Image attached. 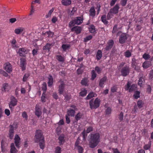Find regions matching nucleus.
<instances>
[{"label": "nucleus", "mask_w": 153, "mask_h": 153, "mask_svg": "<svg viewBox=\"0 0 153 153\" xmlns=\"http://www.w3.org/2000/svg\"><path fill=\"white\" fill-rule=\"evenodd\" d=\"M89 146L91 148L96 146L100 142V135L98 133L92 134L90 135Z\"/></svg>", "instance_id": "obj_1"}, {"label": "nucleus", "mask_w": 153, "mask_h": 153, "mask_svg": "<svg viewBox=\"0 0 153 153\" xmlns=\"http://www.w3.org/2000/svg\"><path fill=\"white\" fill-rule=\"evenodd\" d=\"M100 101V99L97 98L94 101L93 99H91L89 102L90 107L91 109H96L99 107Z\"/></svg>", "instance_id": "obj_2"}, {"label": "nucleus", "mask_w": 153, "mask_h": 153, "mask_svg": "<svg viewBox=\"0 0 153 153\" xmlns=\"http://www.w3.org/2000/svg\"><path fill=\"white\" fill-rule=\"evenodd\" d=\"M42 139L43 140L44 139L42 131L39 130H37L35 135V142L38 143L40 140H42Z\"/></svg>", "instance_id": "obj_3"}, {"label": "nucleus", "mask_w": 153, "mask_h": 153, "mask_svg": "<svg viewBox=\"0 0 153 153\" xmlns=\"http://www.w3.org/2000/svg\"><path fill=\"white\" fill-rule=\"evenodd\" d=\"M137 88V85L135 84H133L131 85L130 82H128L127 85L125 86V89L126 91L128 90L129 92H131L135 90Z\"/></svg>", "instance_id": "obj_4"}, {"label": "nucleus", "mask_w": 153, "mask_h": 153, "mask_svg": "<svg viewBox=\"0 0 153 153\" xmlns=\"http://www.w3.org/2000/svg\"><path fill=\"white\" fill-rule=\"evenodd\" d=\"M121 72L122 76H127L130 72L129 66L128 65H126L122 69Z\"/></svg>", "instance_id": "obj_5"}, {"label": "nucleus", "mask_w": 153, "mask_h": 153, "mask_svg": "<svg viewBox=\"0 0 153 153\" xmlns=\"http://www.w3.org/2000/svg\"><path fill=\"white\" fill-rule=\"evenodd\" d=\"M128 35L126 33H122L119 38V42L121 44H123L125 43L128 38Z\"/></svg>", "instance_id": "obj_6"}, {"label": "nucleus", "mask_w": 153, "mask_h": 153, "mask_svg": "<svg viewBox=\"0 0 153 153\" xmlns=\"http://www.w3.org/2000/svg\"><path fill=\"white\" fill-rule=\"evenodd\" d=\"M10 100V102L9 104V106L11 110L12 107H14L17 105V100L13 96H11Z\"/></svg>", "instance_id": "obj_7"}, {"label": "nucleus", "mask_w": 153, "mask_h": 153, "mask_svg": "<svg viewBox=\"0 0 153 153\" xmlns=\"http://www.w3.org/2000/svg\"><path fill=\"white\" fill-rule=\"evenodd\" d=\"M10 129L9 131V137L10 139H12L14 136V128H16L15 124H13L12 125L10 126Z\"/></svg>", "instance_id": "obj_8"}, {"label": "nucleus", "mask_w": 153, "mask_h": 153, "mask_svg": "<svg viewBox=\"0 0 153 153\" xmlns=\"http://www.w3.org/2000/svg\"><path fill=\"white\" fill-rule=\"evenodd\" d=\"M20 66L21 67L22 70L23 71L26 69L25 65L26 64V59L23 58H20Z\"/></svg>", "instance_id": "obj_9"}, {"label": "nucleus", "mask_w": 153, "mask_h": 153, "mask_svg": "<svg viewBox=\"0 0 153 153\" xmlns=\"http://www.w3.org/2000/svg\"><path fill=\"white\" fill-rule=\"evenodd\" d=\"M58 88L59 93V94H62L65 88V84L63 81H61L60 84L59 85Z\"/></svg>", "instance_id": "obj_10"}, {"label": "nucleus", "mask_w": 153, "mask_h": 153, "mask_svg": "<svg viewBox=\"0 0 153 153\" xmlns=\"http://www.w3.org/2000/svg\"><path fill=\"white\" fill-rule=\"evenodd\" d=\"M119 8V6L118 4H116L113 7L111 8L110 11L114 14H117L118 13V10Z\"/></svg>", "instance_id": "obj_11"}, {"label": "nucleus", "mask_w": 153, "mask_h": 153, "mask_svg": "<svg viewBox=\"0 0 153 153\" xmlns=\"http://www.w3.org/2000/svg\"><path fill=\"white\" fill-rule=\"evenodd\" d=\"M82 28L81 27L78 26H75L72 28L71 29L72 32L75 31L76 34H79L81 31Z\"/></svg>", "instance_id": "obj_12"}, {"label": "nucleus", "mask_w": 153, "mask_h": 153, "mask_svg": "<svg viewBox=\"0 0 153 153\" xmlns=\"http://www.w3.org/2000/svg\"><path fill=\"white\" fill-rule=\"evenodd\" d=\"M18 53L20 56H25V55L27 53L26 49L25 48H20L19 50Z\"/></svg>", "instance_id": "obj_13"}, {"label": "nucleus", "mask_w": 153, "mask_h": 153, "mask_svg": "<svg viewBox=\"0 0 153 153\" xmlns=\"http://www.w3.org/2000/svg\"><path fill=\"white\" fill-rule=\"evenodd\" d=\"M15 143L16 146L19 148V145L20 140V138L17 134H16L14 138Z\"/></svg>", "instance_id": "obj_14"}, {"label": "nucleus", "mask_w": 153, "mask_h": 153, "mask_svg": "<svg viewBox=\"0 0 153 153\" xmlns=\"http://www.w3.org/2000/svg\"><path fill=\"white\" fill-rule=\"evenodd\" d=\"M4 69L7 72L10 73L12 71L11 64L10 63L7 64L4 67Z\"/></svg>", "instance_id": "obj_15"}, {"label": "nucleus", "mask_w": 153, "mask_h": 153, "mask_svg": "<svg viewBox=\"0 0 153 153\" xmlns=\"http://www.w3.org/2000/svg\"><path fill=\"white\" fill-rule=\"evenodd\" d=\"M74 20L75 21V23L76 25H79L82 22L83 18L81 17H77L76 18V19Z\"/></svg>", "instance_id": "obj_16"}, {"label": "nucleus", "mask_w": 153, "mask_h": 153, "mask_svg": "<svg viewBox=\"0 0 153 153\" xmlns=\"http://www.w3.org/2000/svg\"><path fill=\"white\" fill-rule=\"evenodd\" d=\"M35 115H40L42 113L41 109L39 106L36 105L35 108Z\"/></svg>", "instance_id": "obj_17"}, {"label": "nucleus", "mask_w": 153, "mask_h": 153, "mask_svg": "<svg viewBox=\"0 0 153 153\" xmlns=\"http://www.w3.org/2000/svg\"><path fill=\"white\" fill-rule=\"evenodd\" d=\"M64 137L63 135H60L59 137V143L60 145H62L65 142Z\"/></svg>", "instance_id": "obj_18"}, {"label": "nucleus", "mask_w": 153, "mask_h": 153, "mask_svg": "<svg viewBox=\"0 0 153 153\" xmlns=\"http://www.w3.org/2000/svg\"><path fill=\"white\" fill-rule=\"evenodd\" d=\"M102 56V52L100 50H98L97 51V54L96 55V59L97 60L101 59Z\"/></svg>", "instance_id": "obj_19"}, {"label": "nucleus", "mask_w": 153, "mask_h": 153, "mask_svg": "<svg viewBox=\"0 0 153 153\" xmlns=\"http://www.w3.org/2000/svg\"><path fill=\"white\" fill-rule=\"evenodd\" d=\"M107 79L106 76H104L100 80L99 85L101 87H102L104 82L106 81Z\"/></svg>", "instance_id": "obj_20"}, {"label": "nucleus", "mask_w": 153, "mask_h": 153, "mask_svg": "<svg viewBox=\"0 0 153 153\" xmlns=\"http://www.w3.org/2000/svg\"><path fill=\"white\" fill-rule=\"evenodd\" d=\"M151 65V64L150 61H145L143 64V66L144 68H147Z\"/></svg>", "instance_id": "obj_21"}, {"label": "nucleus", "mask_w": 153, "mask_h": 153, "mask_svg": "<svg viewBox=\"0 0 153 153\" xmlns=\"http://www.w3.org/2000/svg\"><path fill=\"white\" fill-rule=\"evenodd\" d=\"M10 147L11 149L10 151L11 153H17V150L15 148L13 143L11 144Z\"/></svg>", "instance_id": "obj_22"}, {"label": "nucleus", "mask_w": 153, "mask_h": 153, "mask_svg": "<svg viewBox=\"0 0 153 153\" xmlns=\"http://www.w3.org/2000/svg\"><path fill=\"white\" fill-rule=\"evenodd\" d=\"M24 30V28L23 27H20L15 29L14 30L16 34H20Z\"/></svg>", "instance_id": "obj_23"}, {"label": "nucleus", "mask_w": 153, "mask_h": 153, "mask_svg": "<svg viewBox=\"0 0 153 153\" xmlns=\"http://www.w3.org/2000/svg\"><path fill=\"white\" fill-rule=\"evenodd\" d=\"M71 3V0H62V4L65 6H67L70 5Z\"/></svg>", "instance_id": "obj_24"}, {"label": "nucleus", "mask_w": 153, "mask_h": 153, "mask_svg": "<svg viewBox=\"0 0 153 153\" xmlns=\"http://www.w3.org/2000/svg\"><path fill=\"white\" fill-rule=\"evenodd\" d=\"M48 79L49 80L48 82V85L49 86H51L53 84V78L51 75H49Z\"/></svg>", "instance_id": "obj_25"}, {"label": "nucleus", "mask_w": 153, "mask_h": 153, "mask_svg": "<svg viewBox=\"0 0 153 153\" xmlns=\"http://www.w3.org/2000/svg\"><path fill=\"white\" fill-rule=\"evenodd\" d=\"M90 12V16H94L95 15V11L94 8L93 7H92L90 8L89 10Z\"/></svg>", "instance_id": "obj_26"}, {"label": "nucleus", "mask_w": 153, "mask_h": 153, "mask_svg": "<svg viewBox=\"0 0 153 153\" xmlns=\"http://www.w3.org/2000/svg\"><path fill=\"white\" fill-rule=\"evenodd\" d=\"M94 97V92L93 91H91L85 98V99L86 100H89Z\"/></svg>", "instance_id": "obj_27"}, {"label": "nucleus", "mask_w": 153, "mask_h": 153, "mask_svg": "<svg viewBox=\"0 0 153 153\" xmlns=\"http://www.w3.org/2000/svg\"><path fill=\"white\" fill-rule=\"evenodd\" d=\"M90 28H89V32L91 33H94L95 32V26L93 25H90Z\"/></svg>", "instance_id": "obj_28"}, {"label": "nucleus", "mask_w": 153, "mask_h": 153, "mask_svg": "<svg viewBox=\"0 0 153 153\" xmlns=\"http://www.w3.org/2000/svg\"><path fill=\"white\" fill-rule=\"evenodd\" d=\"M88 79L87 78H84L81 80V83L83 85L87 86L88 85Z\"/></svg>", "instance_id": "obj_29"}, {"label": "nucleus", "mask_w": 153, "mask_h": 153, "mask_svg": "<svg viewBox=\"0 0 153 153\" xmlns=\"http://www.w3.org/2000/svg\"><path fill=\"white\" fill-rule=\"evenodd\" d=\"M51 45V44H46V45L43 47V49L46 51H49L50 50Z\"/></svg>", "instance_id": "obj_30"}, {"label": "nucleus", "mask_w": 153, "mask_h": 153, "mask_svg": "<svg viewBox=\"0 0 153 153\" xmlns=\"http://www.w3.org/2000/svg\"><path fill=\"white\" fill-rule=\"evenodd\" d=\"M9 89L8 87V85L7 83H5L3 85V87L1 88V90L3 91H8Z\"/></svg>", "instance_id": "obj_31"}, {"label": "nucleus", "mask_w": 153, "mask_h": 153, "mask_svg": "<svg viewBox=\"0 0 153 153\" xmlns=\"http://www.w3.org/2000/svg\"><path fill=\"white\" fill-rule=\"evenodd\" d=\"M106 16L105 15H103L101 17L102 22L105 25L108 24V22L106 20Z\"/></svg>", "instance_id": "obj_32"}, {"label": "nucleus", "mask_w": 153, "mask_h": 153, "mask_svg": "<svg viewBox=\"0 0 153 153\" xmlns=\"http://www.w3.org/2000/svg\"><path fill=\"white\" fill-rule=\"evenodd\" d=\"M70 47V45L68 44H63L62 46V48L63 49V50L65 51L69 48Z\"/></svg>", "instance_id": "obj_33"}, {"label": "nucleus", "mask_w": 153, "mask_h": 153, "mask_svg": "<svg viewBox=\"0 0 153 153\" xmlns=\"http://www.w3.org/2000/svg\"><path fill=\"white\" fill-rule=\"evenodd\" d=\"M87 93V91L85 89H84L83 91H81L79 93V96L83 97L85 96Z\"/></svg>", "instance_id": "obj_34"}, {"label": "nucleus", "mask_w": 153, "mask_h": 153, "mask_svg": "<svg viewBox=\"0 0 153 153\" xmlns=\"http://www.w3.org/2000/svg\"><path fill=\"white\" fill-rule=\"evenodd\" d=\"M39 142V146L41 149H43L44 148V139L40 140Z\"/></svg>", "instance_id": "obj_35"}, {"label": "nucleus", "mask_w": 153, "mask_h": 153, "mask_svg": "<svg viewBox=\"0 0 153 153\" xmlns=\"http://www.w3.org/2000/svg\"><path fill=\"white\" fill-rule=\"evenodd\" d=\"M144 103L141 100H139L137 102V105L139 108H141L143 107Z\"/></svg>", "instance_id": "obj_36"}, {"label": "nucleus", "mask_w": 153, "mask_h": 153, "mask_svg": "<svg viewBox=\"0 0 153 153\" xmlns=\"http://www.w3.org/2000/svg\"><path fill=\"white\" fill-rule=\"evenodd\" d=\"M140 92L138 91H136L135 92L134 94L133 95L134 98L135 99H137L138 98L140 97Z\"/></svg>", "instance_id": "obj_37"}, {"label": "nucleus", "mask_w": 153, "mask_h": 153, "mask_svg": "<svg viewBox=\"0 0 153 153\" xmlns=\"http://www.w3.org/2000/svg\"><path fill=\"white\" fill-rule=\"evenodd\" d=\"M137 60L134 58H133L131 62V65L133 68H134V66H137Z\"/></svg>", "instance_id": "obj_38"}, {"label": "nucleus", "mask_w": 153, "mask_h": 153, "mask_svg": "<svg viewBox=\"0 0 153 153\" xmlns=\"http://www.w3.org/2000/svg\"><path fill=\"white\" fill-rule=\"evenodd\" d=\"M91 79L93 80L97 76V74L94 70H92L91 72Z\"/></svg>", "instance_id": "obj_39"}, {"label": "nucleus", "mask_w": 153, "mask_h": 153, "mask_svg": "<svg viewBox=\"0 0 153 153\" xmlns=\"http://www.w3.org/2000/svg\"><path fill=\"white\" fill-rule=\"evenodd\" d=\"M56 59L59 62H63L64 61L63 57L61 55H57Z\"/></svg>", "instance_id": "obj_40"}, {"label": "nucleus", "mask_w": 153, "mask_h": 153, "mask_svg": "<svg viewBox=\"0 0 153 153\" xmlns=\"http://www.w3.org/2000/svg\"><path fill=\"white\" fill-rule=\"evenodd\" d=\"M47 84L45 82H43V83L42 84V90L43 91V92H46L47 90Z\"/></svg>", "instance_id": "obj_41"}, {"label": "nucleus", "mask_w": 153, "mask_h": 153, "mask_svg": "<svg viewBox=\"0 0 153 153\" xmlns=\"http://www.w3.org/2000/svg\"><path fill=\"white\" fill-rule=\"evenodd\" d=\"M50 111V109L48 108H44L43 109V111L44 114H49Z\"/></svg>", "instance_id": "obj_42"}, {"label": "nucleus", "mask_w": 153, "mask_h": 153, "mask_svg": "<svg viewBox=\"0 0 153 153\" xmlns=\"http://www.w3.org/2000/svg\"><path fill=\"white\" fill-rule=\"evenodd\" d=\"M124 54L125 56L126 57H129L131 56V53L128 50L125 52Z\"/></svg>", "instance_id": "obj_43"}, {"label": "nucleus", "mask_w": 153, "mask_h": 153, "mask_svg": "<svg viewBox=\"0 0 153 153\" xmlns=\"http://www.w3.org/2000/svg\"><path fill=\"white\" fill-rule=\"evenodd\" d=\"M30 74L28 73L25 74L24 75L23 78V82H25L26 81L27 78L29 76Z\"/></svg>", "instance_id": "obj_44"}, {"label": "nucleus", "mask_w": 153, "mask_h": 153, "mask_svg": "<svg viewBox=\"0 0 153 153\" xmlns=\"http://www.w3.org/2000/svg\"><path fill=\"white\" fill-rule=\"evenodd\" d=\"M144 81V79L142 77H141L139 78V79L138 80V84L139 85H140V86H141V85L142 84V83L143 82V81Z\"/></svg>", "instance_id": "obj_45"}, {"label": "nucleus", "mask_w": 153, "mask_h": 153, "mask_svg": "<svg viewBox=\"0 0 153 153\" xmlns=\"http://www.w3.org/2000/svg\"><path fill=\"white\" fill-rule=\"evenodd\" d=\"M54 9V8H52L50 10L48 14L46 15V18H48L51 16L52 13Z\"/></svg>", "instance_id": "obj_46"}, {"label": "nucleus", "mask_w": 153, "mask_h": 153, "mask_svg": "<svg viewBox=\"0 0 153 153\" xmlns=\"http://www.w3.org/2000/svg\"><path fill=\"white\" fill-rule=\"evenodd\" d=\"M75 24H76L75 23V21L74 19L71 21L69 23V26L70 27H71L72 26H74Z\"/></svg>", "instance_id": "obj_47"}, {"label": "nucleus", "mask_w": 153, "mask_h": 153, "mask_svg": "<svg viewBox=\"0 0 153 153\" xmlns=\"http://www.w3.org/2000/svg\"><path fill=\"white\" fill-rule=\"evenodd\" d=\"M45 92H43L42 93V96L41 97V100L42 102H45Z\"/></svg>", "instance_id": "obj_48"}, {"label": "nucleus", "mask_w": 153, "mask_h": 153, "mask_svg": "<svg viewBox=\"0 0 153 153\" xmlns=\"http://www.w3.org/2000/svg\"><path fill=\"white\" fill-rule=\"evenodd\" d=\"M61 148L59 146H57L55 148V153H61Z\"/></svg>", "instance_id": "obj_49"}, {"label": "nucleus", "mask_w": 153, "mask_h": 153, "mask_svg": "<svg viewBox=\"0 0 153 153\" xmlns=\"http://www.w3.org/2000/svg\"><path fill=\"white\" fill-rule=\"evenodd\" d=\"M143 57L145 59L147 60L149 59L150 56L149 54L145 53L143 55Z\"/></svg>", "instance_id": "obj_50"}, {"label": "nucleus", "mask_w": 153, "mask_h": 153, "mask_svg": "<svg viewBox=\"0 0 153 153\" xmlns=\"http://www.w3.org/2000/svg\"><path fill=\"white\" fill-rule=\"evenodd\" d=\"M92 38V36L91 35H89L87 36L84 39V41L85 42H87L89 40L91 39Z\"/></svg>", "instance_id": "obj_51"}, {"label": "nucleus", "mask_w": 153, "mask_h": 153, "mask_svg": "<svg viewBox=\"0 0 153 153\" xmlns=\"http://www.w3.org/2000/svg\"><path fill=\"white\" fill-rule=\"evenodd\" d=\"M151 146V143H149L148 144L145 145L143 147V148L145 150H148L150 148Z\"/></svg>", "instance_id": "obj_52"}, {"label": "nucleus", "mask_w": 153, "mask_h": 153, "mask_svg": "<svg viewBox=\"0 0 153 153\" xmlns=\"http://www.w3.org/2000/svg\"><path fill=\"white\" fill-rule=\"evenodd\" d=\"M117 30L118 29H117V25H116L113 27L112 31V33L114 34L116 33L117 31Z\"/></svg>", "instance_id": "obj_53"}, {"label": "nucleus", "mask_w": 153, "mask_h": 153, "mask_svg": "<svg viewBox=\"0 0 153 153\" xmlns=\"http://www.w3.org/2000/svg\"><path fill=\"white\" fill-rule=\"evenodd\" d=\"M46 33L48 35V37H52L53 36L54 33L53 32H51V31H47Z\"/></svg>", "instance_id": "obj_54"}, {"label": "nucleus", "mask_w": 153, "mask_h": 153, "mask_svg": "<svg viewBox=\"0 0 153 153\" xmlns=\"http://www.w3.org/2000/svg\"><path fill=\"white\" fill-rule=\"evenodd\" d=\"M75 111L73 109H70L68 111V114L67 115H74Z\"/></svg>", "instance_id": "obj_55"}, {"label": "nucleus", "mask_w": 153, "mask_h": 153, "mask_svg": "<svg viewBox=\"0 0 153 153\" xmlns=\"http://www.w3.org/2000/svg\"><path fill=\"white\" fill-rule=\"evenodd\" d=\"M77 147L79 153H82L83 152V148L79 146H78V147Z\"/></svg>", "instance_id": "obj_56"}, {"label": "nucleus", "mask_w": 153, "mask_h": 153, "mask_svg": "<svg viewBox=\"0 0 153 153\" xmlns=\"http://www.w3.org/2000/svg\"><path fill=\"white\" fill-rule=\"evenodd\" d=\"M95 70L98 74H100L101 72L102 69L100 68L98 66H96L95 68Z\"/></svg>", "instance_id": "obj_57"}, {"label": "nucleus", "mask_w": 153, "mask_h": 153, "mask_svg": "<svg viewBox=\"0 0 153 153\" xmlns=\"http://www.w3.org/2000/svg\"><path fill=\"white\" fill-rule=\"evenodd\" d=\"M114 43V41L112 40H109L108 42V45H110L111 47H113Z\"/></svg>", "instance_id": "obj_58"}, {"label": "nucleus", "mask_w": 153, "mask_h": 153, "mask_svg": "<svg viewBox=\"0 0 153 153\" xmlns=\"http://www.w3.org/2000/svg\"><path fill=\"white\" fill-rule=\"evenodd\" d=\"M112 13L111 12H110V11H109V12L108 13L107 15V19L108 20L110 19L111 18H112L113 15L111 14Z\"/></svg>", "instance_id": "obj_59"}, {"label": "nucleus", "mask_w": 153, "mask_h": 153, "mask_svg": "<svg viewBox=\"0 0 153 153\" xmlns=\"http://www.w3.org/2000/svg\"><path fill=\"white\" fill-rule=\"evenodd\" d=\"M127 0H122L121 1V4L123 6H124L126 5Z\"/></svg>", "instance_id": "obj_60"}, {"label": "nucleus", "mask_w": 153, "mask_h": 153, "mask_svg": "<svg viewBox=\"0 0 153 153\" xmlns=\"http://www.w3.org/2000/svg\"><path fill=\"white\" fill-rule=\"evenodd\" d=\"M93 128L92 127L90 126L86 130V132L87 133H89L91 131H93Z\"/></svg>", "instance_id": "obj_61"}, {"label": "nucleus", "mask_w": 153, "mask_h": 153, "mask_svg": "<svg viewBox=\"0 0 153 153\" xmlns=\"http://www.w3.org/2000/svg\"><path fill=\"white\" fill-rule=\"evenodd\" d=\"M82 135L83 139L85 140L87 135V134L85 133V130H84V131H82Z\"/></svg>", "instance_id": "obj_62"}, {"label": "nucleus", "mask_w": 153, "mask_h": 153, "mask_svg": "<svg viewBox=\"0 0 153 153\" xmlns=\"http://www.w3.org/2000/svg\"><path fill=\"white\" fill-rule=\"evenodd\" d=\"M83 71L80 68H78L76 71V73L77 74L79 75L82 74Z\"/></svg>", "instance_id": "obj_63"}, {"label": "nucleus", "mask_w": 153, "mask_h": 153, "mask_svg": "<svg viewBox=\"0 0 153 153\" xmlns=\"http://www.w3.org/2000/svg\"><path fill=\"white\" fill-rule=\"evenodd\" d=\"M111 109L110 108L108 107L106 110V113L107 114H110L111 113Z\"/></svg>", "instance_id": "obj_64"}]
</instances>
